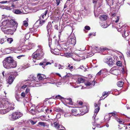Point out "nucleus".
<instances>
[{"mask_svg": "<svg viewBox=\"0 0 130 130\" xmlns=\"http://www.w3.org/2000/svg\"><path fill=\"white\" fill-rule=\"evenodd\" d=\"M18 25L17 22L14 20H6L0 24V27L4 33L9 34L16 31Z\"/></svg>", "mask_w": 130, "mask_h": 130, "instance_id": "obj_1", "label": "nucleus"}, {"mask_svg": "<svg viewBox=\"0 0 130 130\" xmlns=\"http://www.w3.org/2000/svg\"><path fill=\"white\" fill-rule=\"evenodd\" d=\"M7 98L0 100V113L4 114L14 108V105L13 102L8 101Z\"/></svg>", "mask_w": 130, "mask_h": 130, "instance_id": "obj_2", "label": "nucleus"}, {"mask_svg": "<svg viewBox=\"0 0 130 130\" xmlns=\"http://www.w3.org/2000/svg\"><path fill=\"white\" fill-rule=\"evenodd\" d=\"M3 64L4 67L7 69L15 68L17 66V62L11 57L6 58L3 61Z\"/></svg>", "mask_w": 130, "mask_h": 130, "instance_id": "obj_3", "label": "nucleus"}, {"mask_svg": "<svg viewBox=\"0 0 130 130\" xmlns=\"http://www.w3.org/2000/svg\"><path fill=\"white\" fill-rule=\"evenodd\" d=\"M38 48L36 52L33 53L32 57L33 58L39 60L42 59L43 58L44 53L43 52L42 47L40 45L38 46Z\"/></svg>", "mask_w": 130, "mask_h": 130, "instance_id": "obj_4", "label": "nucleus"}, {"mask_svg": "<svg viewBox=\"0 0 130 130\" xmlns=\"http://www.w3.org/2000/svg\"><path fill=\"white\" fill-rule=\"evenodd\" d=\"M23 114L20 111H17L13 113L9 116V119L11 121H14L22 116Z\"/></svg>", "mask_w": 130, "mask_h": 130, "instance_id": "obj_5", "label": "nucleus"}, {"mask_svg": "<svg viewBox=\"0 0 130 130\" xmlns=\"http://www.w3.org/2000/svg\"><path fill=\"white\" fill-rule=\"evenodd\" d=\"M76 37L74 34H71L69 37L67 41L69 44H72L74 45L76 43Z\"/></svg>", "mask_w": 130, "mask_h": 130, "instance_id": "obj_6", "label": "nucleus"}, {"mask_svg": "<svg viewBox=\"0 0 130 130\" xmlns=\"http://www.w3.org/2000/svg\"><path fill=\"white\" fill-rule=\"evenodd\" d=\"M94 106L96 108L94 110V113L93 117V118H94V122H92V124L94 125H97L98 124L97 123H98V122H97V120L96 121L94 119L97 113L98 112L100 109V107L99 106L98 104L95 103Z\"/></svg>", "mask_w": 130, "mask_h": 130, "instance_id": "obj_7", "label": "nucleus"}, {"mask_svg": "<svg viewBox=\"0 0 130 130\" xmlns=\"http://www.w3.org/2000/svg\"><path fill=\"white\" fill-rule=\"evenodd\" d=\"M16 73L15 72H12L7 80V82L10 84H11L13 82L15 77L16 76Z\"/></svg>", "mask_w": 130, "mask_h": 130, "instance_id": "obj_8", "label": "nucleus"}, {"mask_svg": "<svg viewBox=\"0 0 130 130\" xmlns=\"http://www.w3.org/2000/svg\"><path fill=\"white\" fill-rule=\"evenodd\" d=\"M104 61L109 66H111L115 64L113 60L111 57L105 58L104 59Z\"/></svg>", "mask_w": 130, "mask_h": 130, "instance_id": "obj_9", "label": "nucleus"}, {"mask_svg": "<svg viewBox=\"0 0 130 130\" xmlns=\"http://www.w3.org/2000/svg\"><path fill=\"white\" fill-rule=\"evenodd\" d=\"M108 5L110 6H111L117 4L118 5L120 4L119 0H106Z\"/></svg>", "mask_w": 130, "mask_h": 130, "instance_id": "obj_10", "label": "nucleus"}, {"mask_svg": "<svg viewBox=\"0 0 130 130\" xmlns=\"http://www.w3.org/2000/svg\"><path fill=\"white\" fill-rule=\"evenodd\" d=\"M110 71L111 73L115 75H118L120 72V70L116 69L115 67L111 68L110 70Z\"/></svg>", "mask_w": 130, "mask_h": 130, "instance_id": "obj_11", "label": "nucleus"}, {"mask_svg": "<svg viewBox=\"0 0 130 130\" xmlns=\"http://www.w3.org/2000/svg\"><path fill=\"white\" fill-rule=\"evenodd\" d=\"M123 31L122 34V36L124 38H126L128 40L130 39V32L128 31L125 30V28L123 30Z\"/></svg>", "mask_w": 130, "mask_h": 130, "instance_id": "obj_12", "label": "nucleus"}, {"mask_svg": "<svg viewBox=\"0 0 130 130\" xmlns=\"http://www.w3.org/2000/svg\"><path fill=\"white\" fill-rule=\"evenodd\" d=\"M110 114H111L112 116L114 117V118L120 124H121L122 123V121L118 117L116 112H113L110 113Z\"/></svg>", "mask_w": 130, "mask_h": 130, "instance_id": "obj_13", "label": "nucleus"}, {"mask_svg": "<svg viewBox=\"0 0 130 130\" xmlns=\"http://www.w3.org/2000/svg\"><path fill=\"white\" fill-rule=\"evenodd\" d=\"M52 24L51 22H49L48 23V24L47 26V36H50V35L51 34V29H52Z\"/></svg>", "mask_w": 130, "mask_h": 130, "instance_id": "obj_14", "label": "nucleus"}, {"mask_svg": "<svg viewBox=\"0 0 130 130\" xmlns=\"http://www.w3.org/2000/svg\"><path fill=\"white\" fill-rule=\"evenodd\" d=\"M37 77L39 80H43L46 78V75L41 74H38Z\"/></svg>", "mask_w": 130, "mask_h": 130, "instance_id": "obj_15", "label": "nucleus"}, {"mask_svg": "<svg viewBox=\"0 0 130 130\" xmlns=\"http://www.w3.org/2000/svg\"><path fill=\"white\" fill-rule=\"evenodd\" d=\"M35 46V44L29 42L28 43V45L26 46V48L28 50L31 49Z\"/></svg>", "mask_w": 130, "mask_h": 130, "instance_id": "obj_16", "label": "nucleus"}, {"mask_svg": "<svg viewBox=\"0 0 130 130\" xmlns=\"http://www.w3.org/2000/svg\"><path fill=\"white\" fill-rule=\"evenodd\" d=\"M65 103L67 104H70L71 105L72 104V99L71 98L65 99Z\"/></svg>", "mask_w": 130, "mask_h": 130, "instance_id": "obj_17", "label": "nucleus"}, {"mask_svg": "<svg viewBox=\"0 0 130 130\" xmlns=\"http://www.w3.org/2000/svg\"><path fill=\"white\" fill-rule=\"evenodd\" d=\"M99 18L101 20L104 21L107 19L108 17L105 15L103 14L101 15Z\"/></svg>", "mask_w": 130, "mask_h": 130, "instance_id": "obj_18", "label": "nucleus"}, {"mask_svg": "<svg viewBox=\"0 0 130 130\" xmlns=\"http://www.w3.org/2000/svg\"><path fill=\"white\" fill-rule=\"evenodd\" d=\"M44 22V20H40L39 21L38 20L35 23V25H36L38 23H39V26H41L43 24Z\"/></svg>", "mask_w": 130, "mask_h": 130, "instance_id": "obj_19", "label": "nucleus"}, {"mask_svg": "<svg viewBox=\"0 0 130 130\" xmlns=\"http://www.w3.org/2000/svg\"><path fill=\"white\" fill-rule=\"evenodd\" d=\"M92 50H94L93 51L92 53H92H91V54H90L89 53H88L87 55V56H88L89 57H91L94 55V53H95L96 52V51H95V50H96V48L95 47L93 48Z\"/></svg>", "mask_w": 130, "mask_h": 130, "instance_id": "obj_20", "label": "nucleus"}, {"mask_svg": "<svg viewBox=\"0 0 130 130\" xmlns=\"http://www.w3.org/2000/svg\"><path fill=\"white\" fill-rule=\"evenodd\" d=\"M25 39L23 37L21 38L20 40L19 44L20 45L22 44L23 45L24 44V43L25 41Z\"/></svg>", "mask_w": 130, "mask_h": 130, "instance_id": "obj_21", "label": "nucleus"}, {"mask_svg": "<svg viewBox=\"0 0 130 130\" xmlns=\"http://www.w3.org/2000/svg\"><path fill=\"white\" fill-rule=\"evenodd\" d=\"M95 85V82L93 81L92 82H87V83L85 84V85L86 86H89L90 85H92L94 86Z\"/></svg>", "mask_w": 130, "mask_h": 130, "instance_id": "obj_22", "label": "nucleus"}, {"mask_svg": "<svg viewBox=\"0 0 130 130\" xmlns=\"http://www.w3.org/2000/svg\"><path fill=\"white\" fill-rule=\"evenodd\" d=\"M85 81V79L82 78H79L78 79V82H76V83H83Z\"/></svg>", "mask_w": 130, "mask_h": 130, "instance_id": "obj_23", "label": "nucleus"}, {"mask_svg": "<svg viewBox=\"0 0 130 130\" xmlns=\"http://www.w3.org/2000/svg\"><path fill=\"white\" fill-rule=\"evenodd\" d=\"M13 12L15 13L18 14H21L22 12L19 10L15 9L13 11Z\"/></svg>", "mask_w": 130, "mask_h": 130, "instance_id": "obj_24", "label": "nucleus"}, {"mask_svg": "<svg viewBox=\"0 0 130 130\" xmlns=\"http://www.w3.org/2000/svg\"><path fill=\"white\" fill-rule=\"evenodd\" d=\"M59 51V50L57 49H55L53 51H52L51 52L53 54L55 55H57L59 54L58 52Z\"/></svg>", "mask_w": 130, "mask_h": 130, "instance_id": "obj_25", "label": "nucleus"}, {"mask_svg": "<svg viewBox=\"0 0 130 130\" xmlns=\"http://www.w3.org/2000/svg\"><path fill=\"white\" fill-rule=\"evenodd\" d=\"M15 97L16 100L18 101H20V97L18 93H17L16 92L15 94Z\"/></svg>", "mask_w": 130, "mask_h": 130, "instance_id": "obj_26", "label": "nucleus"}, {"mask_svg": "<svg viewBox=\"0 0 130 130\" xmlns=\"http://www.w3.org/2000/svg\"><path fill=\"white\" fill-rule=\"evenodd\" d=\"M121 27L120 25L119 24H118L117 25V27L118 28V30L119 31H121V29L122 28H123V29L124 27L123 26H121V28H120V27Z\"/></svg>", "mask_w": 130, "mask_h": 130, "instance_id": "obj_27", "label": "nucleus"}, {"mask_svg": "<svg viewBox=\"0 0 130 130\" xmlns=\"http://www.w3.org/2000/svg\"><path fill=\"white\" fill-rule=\"evenodd\" d=\"M123 84V83L122 81H119L117 83V86L120 87H122Z\"/></svg>", "mask_w": 130, "mask_h": 130, "instance_id": "obj_28", "label": "nucleus"}, {"mask_svg": "<svg viewBox=\"0 0 130 130\" xmlns=\"http://www.w3.org/2000/svg\"><path fill=\"white\" fill-rule=\"evenodd\" d=\"M54 127L58 129L59 128L60 125L58 123L55 122L54 123Z\"/></svg>", "mask_w": 130, "mask_h": 130, "instance_id": "obj_29", "label": "nucleus"}, {"mask_svg": "<svg viewBox=\"0 0 130 130\" xmlns=\"http://www.w3.org/2000/svg\"><path fill=\"white\" fill-rule=\"evenodd\" d=\"M6 40H7L8 43L9 44H11L13 41V39L11 38H8L7 39L6 38Z\"/></svg>", "mask_w": 130, "mask_h": 130, "instance_id": "obj_30", "label": "nucleus"}, {"mask_svg": "<svg viewBox=\"0 0 130 130\" xmlns=\"http://www.w3.org/2000/svg\"><path fill=\"white\" fill-rule=\"evenodd\" d=\"M6 40V38H2L0 40V44H2Z\"/></svg>", "mask_w": 130, "mask_h": 130, "instance_id": "obj_31", "label": "nucleus"}, {"mask_svg": "<svg viewBox=\"0 0 130 130\" xmlns=\"http://www.w3.org/2000/svg\"><path fill=\"white\" fill-rule=\"evenodd\" d=\"M58 64H56L55 63V66L56 67H58V68L59 69H63V66H62L60 64H58V66H57Z\"/></svg>", "mask_w": 130, "mask_h": 130, "instance_id": "obj_32", "label": "nucleus"}, {"mask_svg": "<svg viewBox=\"0 0 130 130\" xmlns=\"http://www.w3.org/2000/svg\"><path fill=\"white\" fill-rule=\"evenodd\" d=\"M6 7L5 8V9L8 10H11L14 8H12L11 6H6Z\"/></svg>", "mask_w": 130, "mask_h": 130, "instance_id": "obj_33", "label": "nucleus"}, {"mask_svg": "<svg viewBox=\"0 0 130 130\" xmlns=\"http://www.w3.org/2000/svg\"><path fill=\"white\" fill-rule=\"evenodd\" d=\"M101 26L103 28H106L108 26V25L105 23H103L101 24Z\"/></svg>", "mask_w": 130, "mask_h": 130, "instance_id": "obj_34", "label": "nucleus"}, {"mask_svg": "<svg viewBox=\"0 0 130 130\" xmlns=\"http://www.w3.org/2000/svg\"><path fill=\"white\" fill-rule=\"evenodd\" d=\"M30 36V35L29 34H27L25 35V37H23V38H25V40L26 39H28L29 37Z\"/></svg>", "mask_w": 130, "mask_h": 130, "instance_id": "obj_35", "label": "nucleus"}, {"mask_svg": "<svg viewBox=\"0 0 130 130\" xmlns=\"http://www.w3.org/2000/svg\"><path fill=\"white\" fill-rule=\"evenodd\" d=\"M48 10H46L44 14H43L42 15V17L43 19H44L45 16H46L47 12Z\"/></svg>", "mask_w": 130, "mask_h": 130, "instance_id": "obj_36", "label": "nucleus"}, {"mask_svg": "<svg viewBox=\"0 0 130 130\" xmlns=\"http://www.w3.org/2000/svg\"><path fill=\"white\" fill-rule=\"evenodd\" d=\"M9 1H3L0 2V4H6L7 3H9L11 4V2H9Z\"/></svg>", "mask_w": 130, "mask_h": 130, "instance_id": "obj_37", "label": "nucleus"}, {"mask_svg": "<svg viewBox=\"0 0 130 130\" xmlns=\"http://www.w3.org/2000/svg\"><path fill=\"white\" fill-rule=\"evenodd\" d=\"M77 110L76 108H73L71 110L72 112L73 113H76L77 112Z\"/></svg>", "mask_w": 130, "mask_h": 130, "instance_id": "obj_38", "label": "nucleus"}, {"mask_svg": "<svg viewBox=\"0 0 130 130\" xmlns=\"http://www.w3.org/2000/svg\"><path fill=\"white\" fill-rule=\"evenodd\" d=\"M23 24L25 27H26L28 26V23L26 21H24L23 22Z\"/></svg>", "mask_w": 130, "mask_h": 130, "instance_id": "obj_39", "label": "nucleus"}, {"mask_svg": "<svg viewBox=\"0 0 130 130\" xmlns=\"http://www.w3.org/2000/svg\"><path fill=\"white\" fill-rule=\"evenodd\" d=\"M38 124L39 125H40L41 126H45V123L43 122H39L38 123Z\"/></svg>", "mask_w": 130, "mask_h": 130, "instance_id": "obj_40", "label": "nucleus"}, {"mask_svg": "<svg viewBox=\"0 0 130 130\" xmlns=\"http://www.w3.org/2000/svg\"><path fill=\"white\" fill-rule=\"evenodd\" d=\"M62 97L60 95H58L56 96L55 98H54V99H62Z\"/></svg>", "mask_w": 130, "mask_h": 130, "instance_id": "obj_41", "label": "nucleus"}, {"mask_svg": "<svg viewBox=\"0 0 130 130\" xmlns=\"http://www.w3.org/2000/svg\"><path fill=\"white\" fill-rule=\"evenodd\" d=\"M117 64L118 66H121L122 65L121 62L120 61H118L117 63Z\"/></svg>", "mask_w": 130, "mask_h": 130, "instance_id": "obj_42", "label": "nucleus"}, {"mask_svg": "<svg viewBox=\"0 0 130 130\" xmlns=\"http://www.w3.org/2000/svg\"><path fill=\"white\" fill-rule=\"evenodd\" d=\"M6 7V6H4L1 5V4H0V8L2 9H5V7Z\"/></svg>", "mask_w": 130, "mask_h": 130, "instance_id": "obj_43", "label": "nucleus"}, {"mask_svg": "<svg viewBox=\"0 0 130 130\" xmlns=\"http://www.w3.org/2000/svg\"><path fill=\"white\" fill-rule=\"evenodd\" d=\"M72 76V74L70 73H68L65 76L66 77H69Z\"/></svg>", "mask_w": 130, "mask_h": 130, "instance_id": "obj_44", "label": "nucleus"}, {"mask_svg": "<svg viewBox=\"0 0 130 130\" xmlns=\"http://www.w3.org/2000/svg\"><path fill=\"white\" fill-rule=\"evenodd\" d=\"M85 29L87 30H89L90 29V27L88 26H86L85 27Z\"/></svg>", "mask_w": 130, "mask_h": 130, "instance_id": "obj_45", "label": "nucleus"}, {"mask_svg": "<svg viewBox=\"0 0 130 130\" xmlns=\"http://www.w3.org/2000/svg\"><path fill=\"white\" fill-rule=\"evenodd\" d=\"M104 119H108L109 120H110L109 116L108 115H106L104 117Z\"/></svg>", "mask_w": 130, "mask_h": 130, "instance_id": "obj_46", "label": "nucleus"}, {"mask_svg": "<svg viewBox=\"0 0 130 130\" xmlns=\"http://www.w3.org/2000/svg\"><path fill=\"white\" fill-rule=\"evenodd\" d=\"M30 122L31 123L32 125H34L36 123V121L35 122L33 120H31L30 121Z\"/></svg>", "mask_w": 130, "mask_h": 130, "instance_id": "obj_47", "label": "nucleus"}, {"mask_svg": "<svg viewBox=\"0 0 130 130\" xmlns=\"http://www.w3.org/2000/svg\"><path fill=\"white\" fill-rule=\"evenodd\" d=\"M116 17V19H117L115 20H114V21H115V22L117 23L118 22L119 20V18L118 17Z\"/></svg>", "mask_w": 130, "mask_h": 130, "instance_id": "obj_48", "label": "nucleus"}, {"mask_svg": "<svg viewBox=\"0 0 130 130\" xmlns=\"http://www.w3.org/2000/svg\"><path fill=\"white\" fill-rule=\"evenodd\" d=\"M66 56L67 57H68L71 56V54L70 53H66L65 54Z\"/></svg>", "mask_w": 130, "mask_h": 130, "instance_id": "obj_49", "label": "nucleus"}, {"mask_svg": "<svg viewBox=\"0 0 130 130\" xmlns=\"http://www.w3.org/2000/svg\"><path fill=\"white\" fill-rule=\"evenodd\" d=\"M21 96L22 97L24 98L25 96V93L24 92H23L21 93Z\"/></svg>", "mask_w": 130, "mask_h": 130, "instance_id": "obj_50", "label": "nucleus"}, {"mask_svg": "<svg viewBox=\"0 0 130 130\" xmlns=\"http://www.w3.org/2000/svg\"><path fill=\"white\" fill-rule=\"evenodd\" d=\"M56 4L57 6H58L60 3V0H56Z\"/></svg>", "mask_w": 130, "mask_h": 130, "instance_id": "obj_51", "label": "nucleus"}, {"mask_svg": "<svg viewBox=\"0 0 130 130\" xmlns=\"http://www.w3.org/2000/svg\"><path fill=\"white\" fill-rule=\"evenodd\" d=\"M83 108H84V109L85 110H84V112H87V107L86 106H84L83 107Z\"/></svg>", "mask_w": 130, "mask_h": 130, "instance_id": "obj_52", "label": "nucleus"}, {"mask_svg": "<svg viewBox=\"0 0 130 130\" xmlns=\"http://www.w3.org/2000/svg\"><path fill=\"white\" fill-rule=\"evenodd\" d=\"M108 94V93L107 92H103V96H105V95H107Z\"/></svg>", "mask_w": 130, "mask_h": 130, "instance_id": "obj_53", "label": "nucleus"}, {"mask_svg": "<svg viewBox=\"0 0 130 130\" xmlns=\"http://www.w3.org/2000/svg\"><path fill=\"white\" fill-rule=\"evenodd\" d=\"M23 48H19L18 49V50L20 51V52H21L24 51V50H23Z\"/></svg>", "mask_w": 130, "mask_h": 130, "instance_id": "obj_54", "label": "nucleus"}, {"mask_svg": "<svg viewBox=\"0 0 130 130\" xmlns=\"http://www.w3.org/2000/svg\"><path fill=\"white\" fill-rule=\"evenodd\" d=\"M39 65L40 66L43 65V66H42V67L43 68H44L45 66V64H44L43 62H40L39 64Z\"/></svg>", "mask_w": 130, "mask_h": 130, "instance_id": "obj_55", "label": "nucleus"}, {"mask_svg": "<svg viewBox=\"0 0 130 130\" xmlns=\"http://www.w3.org/2000/svg\"><path fill=\"white\" fill-rule=\"evenodd\" d=\"M29 88H27L25 91V93L26 94H27L29 92Z\"/></svg>", "mask_w": 130, "mask_h": 130, "instance_id": "obj_56", "label": "nucleus"}, {"mask_svg": "<svg viewBox=\"0 0 130 130\" xmlns=\"http://www.w3.org/2000/svg\"><path fill=\"white\" fill-rule=\"evenodd\" d=\"M101 71L102 70H100V71L97 73L96 75L98 76H100L101 74Z\"/></svg>", "mask_w": 130, "mask_h": 130, "instance_id": "obj_57", "label": "nucleus"}, {"mask_svg": "<svg viewBox=\"0 0 130 130\" xmlns=\"http://www.w3.org/2000/svg\"><path fill=\"white\" fill-rule=\"evenodd\" d=\"M93 35V36H95V33H91L89 34V36H91V35Z\"/></svg>", "mask_w": 130, "mask_h": 130, "instance_id": "obj_58", "label": "nucleus"}, {"mask_svg": "<svg viewBox=\"0 0 130 130\" xmlns=\"http://www.w3.org/2000/svg\"><path fill=\"white\" fill-rule=\"evenodd\" d=\"M98 0H93V3L94 4H96Z\"/></svg>", "mask_w": 130, "mask_h": 130, "instance_id": "obj_59", "label": "nucleus"}, {"mask_svg": "<svg viewBox=\"0 0 130 130\" xmlns=\"http://www.w3.org/2000/svg\"><path fill=\"white\" fill-rule=\"evenodd\" d=\"M31 111H32L33 112H32V115H34L35 114V112L34 111V110L33 109H31L30 110Z\"/></svg>", "mask_w": 130, "mask_h": 130, "instance_id": "obj_60", "label": "nucleus"}, {"mask_svg": "<svg viewBox=\"0 0 130 130\" xmlns=\"http://www.w3.org/2000/svg\"><path fill=\"white\" fill-rule=\"evenodd\" d=\"M26 87V85H24L21 87V89L22 90L24 89Z\"/></svg>", "mask_w": 130, "mask_h": 130, "instance_id": "obj_61", "label": "nucleus"}, {"mask_svg": "<svg viewBox=\"0 0 130 130\" xmlns=\"http://www.w3.org/2000/svg\"><path fill=\"white\" fill-rule=\"evenodd\" d=\"M51 64V63L49 62H47H47L46 63V64H45V66H47L48 64Z\"/></svg>", "mask_w": 130, "mask_h": 130, "instance_id": "obj_62", "label": "nucleus"}, {"mask_svg": "<svg viewBox=\"0 0 130 130\" xmlns=\"http://www.w3.org/2000/svg\"><path fill=\"white\" fill-rule=\"evenodd\" d=\"M73 66H71V67L70 68H69V69L71 71L73 70Z\"/></svg>", "mask_w": 130, "mask_h": 130, "instance_id": "obj_63", "label": "nucleus"}, {"mask_svg": "<svg viewBox=\"0 0 130 130\" xmlns=\"http://www.w3.org/2000/svg\"><path fill=\"white\" fill-rule=\"evenodd\" d=\"M54 27H55V28L57 30H58V25H56L55 26H54Z\"/></svg>", "mask_w": 130, "mask_h": 130, "instance_id": "obj_64", "label": "nucleus"}]
</instances>
